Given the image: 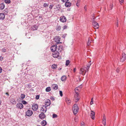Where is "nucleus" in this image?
Here are the masks:
<instances>
[{
    "label": "nucleus",
    "mask_w": 126,
    "mask_h": 126,
    "mask_svg": "<svg viewBox=\"0 0 126 126\" xmlns=\"http://www.w3.org/2000/svg\"><path fill=\"white\" fill-rule=\"evenodd\" d=\"M79 108L78 105L76 104H75L73 107L72 110L74 113L76 114L78 113L79 110Z\"/></svg>",
    "instance_id": "f257e3e1"
},
{
    "label": "nucleus",
    "mask_w": 126,
    "mask_h": 126,
    "mask_svg": "<svg viewBox=\"0 0 126 126\" xmlns=\"http://www.w3.org/2000/svg\"><path fill=\"white\" fill-rule=\"evenodd\" d=\"M85 68L83 67L80 68V70L79 73L82 74L83 76L85 74L86 71H87V70L85 69Z\"/></svg>",
    "instance_id": "f03ea898"
},
{
    "label": "nucleus",
    "mask_w": 126,
    "mask_h": 126,
    "mask_svg": "<svg viewBox=\"0 0 126 126\" xmlns=\"http://www.w3.org/2000/svg\"><path fill=\"white\" fill-rule=\"evenodd\" d=\"M80 97L78 93H76L75 94L74 100L75 102H77L79 99Z\"/></svg>",
    "instance_id": "7ed1b4c3"
},
{
    "label": "nucleus",
    "mask_w": 126,
    "mask_h": 126,
    "mask_svg": "<svg viewBox=\"0 0 126 126\" xmlns=\"http://www.w3.org/2000/svg\"><path fill=\"white\" fill-rule=\"evenodd\" d=\"M59 53L58 51H56L53 52L52 55V56L54 58H57L59 56Z\"/></svg>",
    "instance_id": "20e7f679"
},
{
    "label": "nucleus",
    "mask_w": 126,
    "mask_h": 126,
    "mask_svg": "<svg viewBox=\"0 0 126 126\" xmlns=\"http://www.w3.org/2000/svg\"><path fill=\"white\" fill-rule=\"evenodd\" d=\"M47 107L46 106L44 105H43L41 107V112H44L45 113L46 112L47 110Z\"/></svg>",
    "instance_id": "39448f33"
},
{
    "label": "nucleus",
    "mask_w": 126,
    "mask_h": 126,
    "mask_svg": "<svg viewBox=\"0 0 126 126\" xmlns=\"http://www.w3.org/2000/svg\"><path fill=\"white\" fill-rule=\"evenodd\" d=\"M126 58V55L125 53H123L121 58L120 59V61L123 62L125 61Z\"/></svg>",
    "instance_id": "423d86ee"
},
{
    "label": "nucleus",
    "mask_w": 126,
    "mask_h": 126,
    "mask_svg": "<svg viewBox=\"0 0 126 126\" xmlns=\"http://www.w3.org/2000/svg\"><path fill=\"white\" fill-rule=\"evenodd\" d=\"M57 48V46L56 45H54L50 47L51 50L52 52H54L56 50Z\"/></svg>",
    "instance_id": "0eeeda50"
},
{
    "label": "nucleus",
    "mask_w": 126,
    "mask_h": 126,
    "mask_svg": "<svg viewBox=\"0 0 126 126\" xmlns=\"http://www.w3.org/2000/svg\"><path fill=\"white\" fill-rule=\"evenodd\" d=\"M45 105L46 107L49 106L51 104L50 101L49 99H47L45 101Z\"/></svg>",
    "instance_id": "6e6552de"
},
{
    "label": "nucleus",
    "mask_w": 126,
    "mask_h": 126,
    "mask_svg": "<svg viewBox=\"0 0 126 126\" xmlns=\"http://www.w3.org/2000/svg\"><path fill=\"white\" fill-rule=\"evenodd\" d=\"M60 21L64 23L66 20V17L64 16H61L60 17Z\"/></svg>",
    "instance_id": "1a4fd4ad"
},
{
    "label": "nucleus",
    "mask_w": 126,
    "mask_h": 126,
    "mask_svg": "<svg viewBox=\"0 0 126 126\" xmlns=\"http://www.w3.org/2000/svg\"><path fill=\"white\" fill-rule=\"evenodd\" d=\"M93 27L95 29H97L99 27L98 23L95 21H94L93 22Z\"/></svg>",
    "instance_id": "9d476101"
},
{
    "label": "nucleus",
    "mask_w": 126,
    "mask_h": 126,
    "mask_svg": "<svg viewBox=\"0 0 126 126\" xmlns=\"http://www.w3.org/2000/svg\"><path fill=\"white\" fill-rule=\"evenodd\" d=\"M39 118L41 119H43L46 117V115L44 114V113L42 112L39 116Z\"/></svg>",
    "instance_id": "9b49d317"
},
{
    "label": "nucleus",
    "mask_w": 126,
    "mask_h": 126,
    "mask_svg": "<svg viewBox=\"0 0 126 126\" xmlns=\"http://www.w3.org/2000/svg\"><path fill=\"white\" fill-rule=\"evenodd\" d=\"M54 40L58 44L61 43L59 42L60 40V38L59 36H56L54 38Z\"/></svg>",
    "instance_id": "f8f14e48"
},
{
    "label": "nucleus",
    "mask_w": 126,
    "mask_h": 126,
    "mask_svg": "<svg viewBox=\"0 0 126 126\" xmlns=\"http://www.w3.org/2000/svg\"><path fill=\"white\" fill-rule=\"evenodd\" d=\"M33 113L32 111L31 110H28L26 112V115L28 116H30Z\"/></svg>",
    "instance_id": "ddd939ff"
},
{
    "label": "nucleus",
    "mask_w": 126,
    "mask_h": 126,
    "mask_svg": "<svg viewBox=\"0 0 126 126\" xmlns=\"http://www.w3.org/2000/svg\"><path fill=\"white\" fill-rule=\"evenodd\" d=\"M32 109L34 111L38 109V105L37 104L33 105L32 106Z\"/></svg>",
    "instance_id": "4468645a"
},
{
    "label": "nucleus",
    "mask_w": 126,
    "mask_h": 126,
    "mask_svg": "<svg viewBox=\"0 0 126 126\" xmlns=\"http://www.w3.org/2000/svg\"><path fill=\"white\" fill-rule=\"evenodd\" d=\"M94 112L92 110H91V111L90 116L91 118L93 120L94 119Z\"/></svg>",
    "instance_id": "2eb2a0df"
},
{
    "label": "nucleus",
    "mask_w": 126,
    "mask_h": 126,
    "mask_svg": "<svg viewBox=\"0 0 126 126\" xmlns=\"http://www.w3.org/2000/svg\"><path fill=\"white\" fill-rule=\"evenodd\" d=\"M16 107L18 108L21 109L23 107V105L21 103H18L16 105Z\"/></svg>",
    "instance_id": "dca6fc26"
},
{
    "label": "nucleus",
    "mask_w": 126,
    "mask_h": 126,
    "mask_svg": "<svg viewBox=\"0 0 126 126\" xmlns=\"http://www.w3.org/2000/svg\"><path fill=\"white\" fill-rule=\"evenodd\" d=\"M102 123L104 126L106 125V117L104 115L103 116V119L102 121Z\"/></svg>",
    "instance_id": "f3484780"
},
{
    "label": "nucleus",
    "mask_w": 126,
    "mask_h": 126,
    "mask_svg": "<svg viewBox=\"0 0 126 126\" xmlns=\"http://www.w3.org/2000/svg\"><path fill=\"white\" fill-rule=\"evenodd\" d=\"M5 15L2 13L0 14V20H3L5 18Z\"/></svg>",
    "instance_id": "a211bd4d"
},
{
    "label": "nucleus",
    "mask_w": 126,
    "mask_h": 126,
    "mask_svg": "<svg viewBox=\"0 0 126 126\" xmlns=\"http://www.w3.org/2000/svg\"><path fill=\"white\" fill-rule=\"evenodd\" d=\"M41 124L42 126H45L47 124L46 121L43 120L41 122Z\"/></svg>",
    "instance_id": "6ab92c4d"
},
{
    "label": "nucleus",
    "mask_w": 126,
    "mask_h": 126,
    "mask_svg": "<svg viewBox=\"0 0 126 126\" xmlns=\"http://www.w3.org/2000/svg\"><path fill=\"white\" fill-rule=\"evenodd\" d=\"M5 7V5L4 3H1L0 4V9L3 10Z\"/></svg>",
    "instance_id": "aec40b11"
},
{
    "label": "nucleus",
    "mask_w": 126,
    "mask_h": 126,
    "mask_svg": "<svg viewBox=\"0 0 126 126\" xmlns=\"http://www.w3.org/2000/svg\"><path fill=\"white\" fill-rule=\"evenodd\" d=\"M71 5V3L70 2H66L65 4V6L67 7H70Z\"/></svg>",
    "instance_id": "412c9836"
},
{
    "label": "nucleus",
    "mask_w": 126,
    "mask_h": 126,
    "mask_svg": "<svg viewBox=\"0 0 126 126\" xmlns=\"http://www.w3.org/2000/svg\"><path fill=\"white\" fill-rule=\"evenodd\" d=\"M37 28V27L36 25H34L32 27V29L33 31L36 30Z\"/></svg>",
    "instance_id": "4be33fe9"
},
{
    "label": "nucleus",
    "mask_w": 126,
    "mask_h": 126,
    "mask_svg": "<svg viewBox=\"0 0 126 126\" xmlns=\"http://www.w3.org/2000/svg\"><path fill=\"white\" fill-rule=\"evenodd\" d=\"M66 77L65 76H62L61 78V80L63 81H64L66 80Z\"/></svg>",
    "instance_id": "5701e85b"
},
{
    "label": "nucleus",
    "mask_w": 126,
    "mask_h": 126,
    "mask_svg": "<svg viewBox=\"0 0 126 126\" xmlns=\"http://www.w3.org/2000/svg\"><path fill=\"white\" fill-rule=\"evenodd\" d=\"M91 65V63L90 62L87 65V67L85 68V69L87 70V71H88L90 67V66Z\"/></svg>",
    "instance_id": "b1692460"
},
{
    "label": "nucleus",
    "mask_w": 126,
    "mask_h": 126,
    "mask_svg": "<svg viewBox=\"0 0 126 126\" xmlns=\"http://www.w3.org/2000/svg\"><path fill=\"white\" fill-rule=\"evenodd\" d=\"M91 40V38L90 37H89L88 38V42L87 43V45L88 46H89L90 45L91 42L90 41Z\"/></svg>",
    "instance_id": "393cba45"
},
{
    "label": "nucleus",
    "mask_w": 126,
    "mask_h": 126,
    "mask_svg": "<svg viewBox=\"0 0 126 126\" xmlns=\"http://www.w3.org/2000/svg\"><path fill=\"white\" fill-rule=\"evenodd\" d=\"M25 95L23 94H21L20 96V98L21 100L23 99L25 97Z\"/></svg>",
    "instance_id": "a878e982"
},
{
    "label": "nucleus",
    "mask_w": 126,
    "mask_h": 126,
    "mask_svg": "<svg viewBox=\"0 0 126 126\" xmlns=\"http://www.w3.org/2000/svg\"><path fill=\"white\" fill-rule=\"evenodd\" d=\"M80 87H76L75 89V93H78V92L79 91V88Z\"/></svg>",
    "instance_id": "bb28decb"
},
{
    "label": "nucleus",
    "mask_w": 126,
    "mask_h": 126,
    "mask_svg": "<svg viewBox=\"0 0 126 126\" xmlns=\"http://www.w3.org/2000/svg\"><path fill=\"white\" fill-rule=\"evenodd\" d=\"M65 101L68 104H69L71 102L70 100L68 98H66L65 100Z\"/></svg>",
    "instance_id": "cd10ccee"
},
{
    "label": "nucleus",
    "mask_w": 126,
    "mask_h": 126,
    "mask_svg": "<svg viewBox=\"0 0 126 126\" xmlns=\"http://www.w3.org/2000/svg\"><path fill=\"white\" fill-rule=\"evenodd\" d=\"M57 67V65L56 64H53L52 65V68L53 69H55Z\"/></svg>",
    "instance_id": "c85d7f7f"
},
{
    "label": "nucleus",
    "mask_w": 126,
    "mask_h": 126,
    "mask_svg": "<svg viewBox=\"0 0 126 126\" xmlns=\"http://www.w3.org/2000/svg\"><path fill=\"white\" fill-rule=\"evenodd\" d=\"M50 87H47L46 89V90L47 92H49L50 91Z\"/></svg>",
    "instance_id": "c756f323"
},
{
    "label": "nucleus",
    "mask_w": 126,
    "mask_h": 126,
    "mask_svg": "<svg viewBox=\"0 0 126 126\" xmlns=\"http://www.w3.org/2000/svg\"><path fill=\"white\" fill-rule=\"evenodd\" d=\"M80 2V0H78L77 2L76 3V5L78 7L79 6V4Z\"/></svg>",
    "instance_id": "7c9ffc66"
},
{
    "label": "nucleus",
    "mask_w": 126,
    "mask_h": 126,
    "mask_svg": "<svg viewBox=\"0 0 126 126\" xmlns=\"http://www.w3.org/2000/svg\"><path fill=\"white\" fill-rule=\"evenodd\" d=\"M70 63V61L69 60H67L66 61L65 65L66 66H68Z\"/></svg>",
    "instance_id": "2f4dec72"
},
{
    "label": "nucleus",
    "mask_w": 126,
    "mask_h": 126,
    "mask_svg": "<svg viewBox=\"0 0 126 126\" xmlns=\"http://www.w3.org/2000/svg\"><path fill=\"white\" fill-rule=\"evenodd\" d=\"M61 27L60 26H57L56 28V30L58 31H59L61 29Z\"/></svg>",
    "instance_id": "473e14b6"
},
{
    "label": "nucleus",
    "mask_w": 126,
    "mask_h": 126,
    "mask_svg": "<svg viewBox=\"0 0 126 126\" xmlns=\"http://www.w3.org/2000/svg\"><path fill=\"white\" fill-rule=\"evenodd\" d=\"M11 103H12L13 104H14L16 103V102L14 99H12L11 101Z\"/></svg>",
    "instance_id": "72a5a7b5"
},
{
    "label": "nucleus",
    "mask_w": 126,
    "mask_h": 126,
    "mask_svg": "<svg viewBox=\"0 0 126 126\" xmlns=\"http://www.w3.org/2000/svg\"><path fill=\"white\" fill-rule=\"evenodd\" d=\"M5 2L6 3H10L11 1L10 0H5Z\"/></svg>",
    "instance_id": "f704fd0d"
},
{
    "label": "nucleus",
    "mask_w": 126,
    "mask_h": 126,
    "mask_svg": "<svg viewBox=\"0 0 126 126\" xmlns=\"http://www.w3.org/2000/svg\"><path fill=\"white\" fill-rule=\"evenodd\" d=\"M57 117V115L55 114H53V115H52V117L53 118H56Z\"/></svg>",
    "instance_id": "c9c22d12"
},
{
    "label": "nucleus",
    "mask_w": 126,
    "mask_h": 126,
    "mask_svg": "<svg viewBox=\"0 0 126 126\" xmlns=\"http://www.w3.org/2000/svg\"><path fill=\"white\" fill-rule=\"evenodd\" d=\"M93 97L91 98V101L90 102V104L91 105H92L93 104Z\"/></svg>",
    "instance_id": "e433bc0d"
},
{
    "label": "nucleus",
    "mask_w": 126,
    "mask_h": 126,
    "mask_svg": "<svg viewBox=\"0 0 126 126\" xmlns=\"http://www.w3.org/2000/svg\"><path fill=\"white\" fill-rule=\"evenodd\" d=\"M22 103L24 104H27V102L24 100L22 101Z\"/></svg>",
    "instance_id": "4c0bfd02"
},
{
    "label": "nucleus",
    "mask_w": 126,
    "mask_h": 126,
    "mask_svg": "<svg viewBox=\"0 0 126 126\" xmlns=\"http://www.w3.org/2000/svg\"><path fill=\"white\" fill-rule=\"evenodd\" d=\"M117 22L116 23V27H118V19H117L116 20Z\"/></svg>",
    "instance_id": "58836bf2"
},
{
    "label": "nucleus",
    "mask_w": 126,
    "mask_h": 126,
    "mask_svg": "<svg viewBox=\"0 0 126 126\" xmlns=\"http://www.w3.org/2000/svg\"><path fill=\"white\" fill-rule=\"evenodd\" d=\"M59 94L61 96H63V94L62 91H60Z\"/></svg>",
    "instance_id": "ea45409f"
},
{
    "label": "nucleus",
    "mask_w": 126,
    "mask_h": 126,
    "mask_svg": "<svg viewBox=\"0 0 126 126\" xmlns=\"http://www.w3.org/2000/svg\"><path fill=\"white\" fill-rule=\"evenodd\" d=\"M2 52H4L6 51V50L5 48L2 49L1 50Z\"/></svg>",
    "instance_id": "a19ab883"
},
{
    "label": "nucleus",
    "mask_w": 126,
    "mask_h": 126,
    "mask_svg": "<svg viewBox=\"0 0 126 126\" xmlns=\"http://www.w3.org/2000/svg\"><path fill=\"white\" fill-rule=\"evenodd\" d=\"M39 95H37L35 97V98L37 99H39Z\"/></svg>",
    "instance_id": "79ce46f5"
},
{
    "label": "nucleus",
    "mask_w": 126,
    "mask_h": 126,
    "mask_svg": "<svg viewBox=\"0 0 126 126\" xmlns=\"http://www.w3.org/2000/svg\"><path fill=\"white\" fill-rule=\"evenodd\" d=\"M53 5H54L53 4L50 5L49 7V9H51L52 8L53 6Z\"/></svg>",
    "instance_id": "37998d69"
},
{
    "label": "nucleus",
    "mask_w": 126,
    "mask_h": 126,
    "mask_svg": "<svg viewBox=\"0 0 126 126\" xmlns=\"http://www.w3.org/2000/svg\"><path fill=\"white\" fill-rule=\"evenodd\" d=\"M81 126H85V123L83 122L81 123Z\"/></svg>",
    "instance_id": "c03bdc74"
},
{
    "label": "nucleus",
    "mask_w": 126,
    "mask_h": 126,
    "mask_svg": "<svg viewBox=\"0 0 126 126\" xmlns=\"http://www.w3.org/2000/svg\"><path fill=\"white\" fill-rule=\"evenodd\" d=\"M112 4H110V9L111 10L112 9Z\"/></svg>",
    "instance_id": "a18cd8bd"
},
{
    "label": "nucleus",
    "mask_w": 126,
    "mask_h": 126,
    "mask_svg": "<svg viewBox=\"0 0 126 126\" xmlns=\"http://www.w3.org/2000/svg\"><path fill=\"white\" fill-rule=\"evenodd\" d=\"M67 26L66 25L64 26L63 27V29L64 30L67 28Z\"/></svg>",
    "instance_id": "49530a36"
},
{
    "label": "nucleus",
    "mask_w": 126,
    "mask_h": 126,
    "mask_svg": "<svg viewBox=\"0 0 126 126\" xmlns=\"http://www.w3.org/2000/svg\"><path fill=\"white\" fill-rule=\"evenodd\" d=\"M48 4H47V3H45L44 4V7H46V6H48Z\"/></svg>",
    "instance_id": "de8ad7c7"
},
{
    "label": "nucleus",
    "mask_w": 126,
    "mask_h": 126,
    "mask_svg": "<svg viewBox=\"0 0 126 126\" xmlns=\"http://www.w3.org/2000/svg\"><path fill=\"white\" fill-rule=\"evenodd\" d=\"M84 9L85 11L87 10V7L86 5H85L84 7Z\"/></svg>",
    "instance_id": "09e8293b"
},
{
    "label": "nucleus",
    "mask_w": 126,
    "mask_h": 126,
    "mask_svg": "<svg viewBox=\"0 0 126 126\" xmlns=\"http://www.w3.org/2000/svg\"><path fill=\"white\" fill-rule=\"evenodd\" d=\"M63 2H67L69 0H61Z\"/></svg>",
    "instance_id": "8fccbe9b"
},
{
    "label": "nucleus",
    "mask_w": 126,
    "mask_h": 126,
    "mask_svg": "<svg viewBox=\"0 0 126 126\" xmlns=\"http://www.w3.org/2000/svg\"><path fill=\"white\" fill-rule=\"evenodd\" d=\"M119 1L121 4L122 3H123V2L124 0H119Z\"/></svg>",
    "instance_id": "3c124183"
},
{
    "label": "nucleus",
    "mask_w": 126,
    "mask_h": 126,
    "mask_svg": "<svg viewBox=\"0 0 126 126\" xmlns=\"http://www.w3.org/2000/svg\"><path fill=\"white\" fill-rule=\"evenodd\" d=\"M3 58L1 57L0 56V61H2L3 59Z\"/></svg>",
    "instance_id": "603ef678"
},
{
    "label": "nucleus",
    "mask_w": 126,
    "mask_h": 126,
    "mask_svg": "<svg viewBox=\"0 0 126 126\" xmlns=\"http://www.w3.org/2000/svg\"><path fill=\"white\" fill-rule=\"evenodd\" d=\"M78 117H76L75 118V120L76 122H77L78 121Z\"/></svg>",
    "instance_id": "864d4df0"
},
{
    "label": "nucleus",
    "mask_w": 126,
    "mask_h": 126,
    "mask_svg": "<svg viewBox=\"0 0 126 126\" xmlns=\"http://www.w3.org/2000/svg\"><path fill=\"white\" fill-rule=\"evenodd\" d=\"M116 71L117 72H119V69L118 68H117L116 69Z\"/></svg>",
    "instance_id": "5fc2aeb1"
},
{
    "label": "nucleus",
    "mask_w": 126,
    "mask_h": 126,
    "mask_svg": "<svg viewBox=\"0 0 126 126\" xmlns=\"http://www.w3.org/2000/svg\"><path fill=\"white\" fill-rule=\"evenodd\" d=\"M50 99L52 100H54L55 99L53 97H51L50 98Z\"/></svg>",
    "instance_id": "6e6d98bb"
},
{
    "label": "nucleus",
    "mask_w": 126,
    "mask_h": 126,
    "mask_svg": "<svg viewBox=\"0 0 126 126\" xmlns=\"http://www.w3.org/2000/svg\"><path fill=\"white\" fill-rule=\"evenodd\" d=\"M2 69L1 67H0V73H1L2 71Z\"/></svg>",
    "instance_id": "4d7b16f0"
},
{
    "label": "nucleus",
    "mask_w": 126,
    "mask_h": 126,
    "mask_svg": "<svg viewBox=\"0 0 126 126\" xmlns=\"http://www.w3.org/2000/svg\"><path fill=\"white\" fill-rule=\"evenodd\" d=\"M76 70V68H74L73 70V72H75Z\"/></svg>",
    "instance_id": "13d9d810"
},
{
    "label": "nucleus",
    "mask_w": 126,
    "mask_h": 126,
    "mask_svg": "<svg viewBox=\"0 0 126 126\" xmlns=\"http://www.w3.org/2000/svg\"><path fill=\"white\" fill-rule=\"evenodd\" d=\"M58 85H57L56 84H54V87H57Z\"/></svg>",
    "instance_id": "bf43d9fd"
},
{
    "label": "nucleus",
    "mask_w": 126,
    "mask_h": 126,
    "mask_svg": "<svg viewBox=\"0 0 126 126\" xmlns=\"http://www.w3.org/2000/svg\"><path fill=\"white\" fill-rule=\"evenodd\" d=\"M54 89H58V87H54Z\"/></svg>",
    "instance_id": "052dcab7"
},
{
    "label": "nucleus",
    "mask_w": 126,
    "mask_h": 126,
    "mask_svg": "<svg viewBox=\"0 0 126 126\" xmlns=\"http://www.w3.org/2000/svg\"><path fill=\"white\" fill-rule=\"evenodd\" d=\"M6 95H8H8H9V94H8V93H6Z\"/></svg>",
    "instance_id": "680f3d73"
},
{
    "label": "nucleus",
    "mask_w": 126,
    "mask_h": 126,
    "mask_svg": "<svg viewBox=\"0 0 126 126\" xmlns=\"http://www.w3.org/2000/svg\"><path fill=\"white\" fill-rule=\"evenodd\" d=\"M57 7H59V5H57Z\"/></svg>",
    "instance_id": "e2e57ef3"
},
{
    "label": "nucleus",
    "mask_w": 126,
    "mask_h": 126,
    "mask_svg": "<svg viewBox=\"0 0 126 126\" xmlns=\"http://www.w3.org/2000/svg\"><path fill=\"white\" fill-rule=\"evenodd\" d=\"M62 69V68H59V70H61Z\"/></svg>",
    "instance_id": "0e129e2a"
},
{
    "label": "nucleus",
    "mask_w": 126,
    "mask_h": 126,
    "mask_svg": "<svg viewBox=\"0 0 126 126\" xmlns=\"http://www.w3.org/2000/svg\"><path fill=\"white\" fill-rule=\"evenodd\" d=\"M28 86H29V87H30V86H31V85L30 84H29V85H28Z\"/></svg>",
    "instance_id": "69168bd1"
},
{
    "label": "nucleus",
    "mask_w": 126,
    "mask_h": 126,
    "mask_svg": "<svg viewBox=\"0 0 126 126\" xmlns=\"http://www.w3.org/2000/svg\"><path fill=\"white\" fill-rule=\"evenodd\" d=\"M1 101L0 100V104H1Z\"/></svg>",
    "instance_id": "338daca9"
},
{
    "label": "nucleus",
    "mask_w": 126,
    "mask_h": 126,
    "mask_svg": "<svg viewBox=\"0 0 126 126\" xmlns=\"http://www.w3.org/2000/svg\"><path fill=\"white\" fill-rule=\"evenodd\" d=\"M37 126H40V125H37Z\"/></svg>",
    "instance_id": "774afa93"
}]
</instances>
